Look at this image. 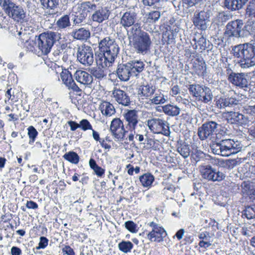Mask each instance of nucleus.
Listing matches in <instances>:
<instances>
[{
  "instance_id": "13",
  "label": "nucleus",
  "mask_w": 255,
  "mask_h": 255,
  "mask_svg": "<svg viewBox=\"0 0 255 255\" xmlns=\"http://www.w3.org/2000/svg\"><path fill=\"white\" fill-rule=\"evenodd\" d=\"M243 25V20L240 19H237L229 22L226 26L224 35L228 37H242V33Z\"/></svg>"
},
{
  "instance_id": "22",
  "label": "nucleus",
  "mask_w": 255,
  "mask_h": 255,
  "mask_svg": "<svg viewBox=\"0 0 255 255\" xmlns=\"http://www.w3.org/2000/svg\"><path fill=\"white\" fill-rule=\"evenodd\" d=\"M116 73L118 77L123 81H128L132 76L130 69L126 64H120L118 65Z\"/></svg>"
},
{
  "instance_id": "14",
  "label": "nucleus",
  "mask_w": 255,
  "mask_h": 255,
  "mask_svg": "<svg viewBox=\"0 0 255 255\" xmlns=\"http://www.w3.org/2000/svg\"><path fill=\"white\" fill-rule=\"evenodd\" d=\"M223 156H229L238 153L241 150L242 146L238 141L226 138L221 142Z\"/></svg>"
},
{
  "instance_id": "5",
  "label": "nucleus",
  "mask_w": 255,
  "mask_h": 255,
  "mask_svg": "<svg viewBox=\"0 0 255 255\" xmlns=\"http://www.w3.org/2000/svg\"><path fill=\"white\" fill-rule=\"evenodd\" d=\"M61 34L57 32L42 33L39 35L36 43L42 53L47 55L50 52L54 43L61 38Z\"/></svg>"
},
{
  "instance_id": "48",
  "label": "nucleus",
  "mask_w": 255,
  "mask_h": 255,
  "mask_svg": "<svg viewBox=\"0 0 255 255\" xmlns=\"http://www.w3.org/2000/svg\"><path fill=\"white\" fill-rule=\"evenodd\" d=\"M28 135L29 138V144H32L35 140V138L38 135V132L34 127L31 126L27 128Z\"/></svg>"
},
{
  "instance_id": "16",
  "label": "nucleus",
  "mask_w": 255,
  "mask_h": 255,
  "mask_svg": "<svg viewBox=\"0 0 255 255\" xmlns=\"http://www.w3.org/2000/svg\"><path fill=\"white\" fill-rule=\"evenodd\" d=\"M60 78L63 83L69 89L78 93L81 92V90L76 85L73 79L71 72L67 69H63L60 73Z\"/></svg>"
},
{
  "instance_id": "62",
  "label": "nucleus",
  "mask_w": 255,
  "mask_h": 255,
  "mask_svg": "<svg viewBox=\"0 0 255 255\" xmlns=\"http://www.w3.org/2000/svg\"><path fill=\"white\" fill-rule=\"evenodd\" d=\"M86 2L87 4V12L96 10L97 6L95 3H91L90 1H86Z\"/></svg>"
},
{
  "instance_id": "9",
  "label": "nucleus",
  "mask_w": 255,
  "mask_h": 255,
  "mask_svg": "<svg viewBox=\"0 0 255 255\" xmlns=\"http://www.w3.org/2000/svg\"><path fill=\"white\" fill-rule=\"evenodd\" d=\"M149 129L154 133L162 134L165 136L169 135V128L167 122L159 118H151L147 121Z\"/></svg>"
},
{
  "instance_id": "4",
  "label": "nucleus",
  "mask_w": 255,
  "mask_h": 255,
  "mask_svg": "<svg viewBox=\"0 0 255 255\" xmlns=\"http://www.w3.org/2000/svg\"><path fill=\"white\" fill-rule=\"evenodd\" d=\"M0 6L4 13L16 22H23L26 16L23 7L11 0H0Z\"/></svg>"
},
{
  "instance_id": "30",
  "label": "nucleus",
  "mask_w": 255,
  "mask_h": 255,
  "mask_svg": "<svg viewBox=\"0 0 255 255\" xmlns=\"http://www.w3.org/2000/svg\"><path fill=\"white\" fill-rule=\"evenodd\" d=\"M248 0H225V6L231 10H238L243 7Z\"/></svg>"
},
{
  "instance_id": "49",
  "label": "nucleus",
  "mask_w": 255,
  "mask_h": 255,
  "mask_svg": "<svg viewBox=\"0 0 255 255\" xmlns=\"http://www.w3.org/2000/svg\"><path fill=\"white\" fill-rule=\"evenodd\" d=\"M125 226L131 233H136L138 231L137 225L132 221H126Z\"/></svg>"
},
{
  "instance_id": "36",
  "label": "nucleus",
  "mask_w": 255,
  "mask_h": 255,
  "mask_svg": "<svg viewBox=\"0 0 255 255\" xmlns=\"http://www.w3.org/2000/svg\"><path fill=\"white\" fill-rule=\"evenodd\" d=\"M56 25L59 29H65L67 27H70L71 23L69 16L66 14L61 16L56 21Z\"/></svg>"
},
{
  "instance_id": "23",
  "label": "nucleus",
  "mask_w": 255,
  "mask_h": 255,
  "mask_svg": "<svg viewBox=\"0 0 255 255\" xmlns=\"http://www.w3.org/2000/svg\"><path fill=\"white\" fill-rule=\"evenodd\" d=\"M110 14V11L106 7H101L96 9L91 16V19L98 23H102L108 19Z\"/></svg>"
},
{
  "instance_id": "38",
  "label": "nucleus",
  "mask_w": 255,
  "mask_h": 255,
  "mask_svg": "<svg viewBox=\"0 0 255 255\" xmlns=\"http://www.w3.org/2000/svg\"><path fill=\"white\" fill-rule=\"evenodd\" d=\"M89 164L91 168L93 170L97 176L100 177L103 176L105 173V169L98 166L94 159L91 158L89 160Z\"/></svg>"
},
{
  "instance_id": "3",
  "label": "nucleus",
  "mask_w": 255,
  "mask_h": 255,
  "mask_svg": "<svg viewBox=\"0 0 255 255\" xmlns=\"http://www.w3.org/2000/svg\"><path fill=\"white\" fill-rule=\"evenodd\" d=\"M234 56L240 58V65L243 68L255 65V45L250 43L240 44L232 49Z\"/></svg>"
},
{
  "instance_id": "6",
  "label": "nucleus",
  "mask_w": 255,
  "mask_h": 255,
  "mask_svg": "<svg viewBox=\"0 0 255 255\" xmlns=\"http://www.w3.org/2000/svg\"><path fill=\"white\" fill-rule=\"evenodd\" d=\"M190 94L197 102L208 104L213 98V95L211 90L208 87L200 84H190L188 87Z\"/></svg>"
},
{
  "instance_id": "53",
  "label": "nucleus",
  "mask_w": 255,
  "mask_h": 255,
  "mask_svg": "<svg viewBox=\"0 0 255 255\" xmlns=\"http://www.w3.org/2000/svg\"><path fill=\"white\" fill-rule=\"evenodd\" d=\"M79 128H81L84 131L88 129H92V126L90 122L86 119L82 120L79 123Z\"/></svg>"
},
{
  "instance_id": "27",
  "label": "nucleus",
  "mask_w": 255,
  "mask_h": 255,
  "mask_svg": "<svg viewBox=\"0 0 255 255\" xmlns=\"http://www.w3.org/2000/svg\"><path fill=\"white\" fill-rule=\"evenodd\" d=\"M195 73L199 76H204L206 73L207 65L203 59H197L193 64Z\"/></svg>"
},
{
  "instance_id": "52",
  "label": "nucleus",
  "mask_w": 255,
  "mask_h": 255,
  "mask_svg": "<svg viewBox=\"0 0 255 255\" xmlns=\"http://www.w3.org/2000/svg\"><path fill=\"white\" fill-rule=\"evenodd\" d=\"M223 131H221V132H219L218 133L215 132L214 135L212 137L211 139L213 142H222L223 141H224L226 138L225 135H223L222 133Z\"/></svg>"
},
{
  "instance_id": "34",
  "label": "nucleus",
  "mask_w": 255,
  "mask_h": 255,
  "mask_svg": "<svg viewBox=\"0 0 255 255\" xmlns=\"http://www.w3.org/2000/svg\"><path fill=\"white\" fill-rule=\"evenodd\" d=\"M141 185L144 187H149L154 180V177L149 173H146L140 176L139 178Z\"/></svg>"
},
{
  "instance_id": "42",
  "label": "nucleus",
  "mask_w": 255,
  "mask_h": 255,
  "mask_svg": "<svg viewBox=\"0 0 255 255\" xmlns=\"http://www.w3.org/2000/svg\"><path fill=\"white\" fill-rule=\"evenodd\" d=\"M43 8L54 9L59 4L60 0H39Z\"/></svg>"
},
{
  "instance_id": "39",
  "label": "nucleus",
  "mask_w": 255,
  "mask_h": 255,
  "mask_svg": "<svg viewBox=\"0 0 255 255\" xmlns=\"http://www.w3.org/2000/svg\"><path fill=\"white\" fill-rule=\"evenodd\" d=\"M72 21L73 24L75 25H79L81 24L86 18L84 14H82L80 12L77 10H75V8H73L72 13Z\"/></svg>"
},
{
  "instance_id": "15",
  "label": "nucleus",
  "mask_w": 255,
  "mask_h": 255,
  "mask_svg": "<svg viewBox=\"0 0 255 255\" xmlns=\"http://www.w3.org/2000/svg\"><path fill=\"white\" fill-rule=\"evenodd\" d=\"M125 119L126 128L136 132L138 123V112L135 110H128L124 115Z\"/></svg>"
},
{
  "instance_id": "57",
  "label": "nucleus",
  "mask_w": 255,
  "mask_h": 255,
  "mask_svg": "<svg viewBox=\"0 0 255 255\" xmlns=\"http://www.w3.org/2000/svg\"><path fill=\"white\" fill-rule=\"evenodd\" d=\"M231 15L226 12H220L218 14V18L220 21L223 22L229 20L231 18Z\"/></svg>"
},
{
  "instance_id": "61",
  "label": "nucleus",
  "mask_w": 255,
  "mask_h": 255,
  "mask_svg": "<svg viewBox=\"0 0 255 255\" xmlns=\"http://www.w3.org/2000/svg\"><path fill=\"white\" fill-rule=\"evenodd\" d=\"M199 238L203 241H210L211 238L210 234L207 232L201 233L199 235Z\"/></svg>"
},
{
  "instance_id": "56",
  "label": "nucleus",
  "mask_w": 255,
  "mask_h": 255,
  "mask_svg": "<svg viewBox=\"0 0 255 255\" xmlns=\"http://www.w3.org/2000/svg\"><path fill=\"white\" fill-rule=\"evenodd\" d=\"M48 240L45 237H41L40 238V241L38 244V246L36 247V249H45L48 245Z\"/></svg>"
},
{
  "instance_id": "60",
  "label": "nucleus",
  "mask_w": 255,
  "mask_h": 255,
  "mask_svg": "<svg viewBox=\"0 0 255 255\" xmlns=\"http://www.w3.org/2000/svg\"><path fill=\"white\" fill-rule=\"evenodd\" d=\"M26 207L28 209H36L38 206L36 202L33 201H27L26 204Z\"/></svg>"
},
{
  "instance_id": "51",
  "label": "nucleus",
  "mask_w": 255,
  "mask_h": 255,
  "mask_svg": "<svg viewBox=\"0 0 255 255\" xmlns=\"http://www.w3.org/2000/svg\"><path fill=\"white\" fill-rule=\"evenodd\" d=\"M212 152L216 154L223 156L222 147H221V142H215L210 146Z\"/></svg>"
},
{
  "instance_id": "32",
  "label": "nucleus",
  "mask_w": 255,
  "mask_h": 255,
  "mask_svg": "<svg viewBox=\"0 0 255 255\" xmlns=\"http://www.w3.org/2000/svg\"><path fill=\"white\" fill-rule=\"evenodd\" d=\"M69 50L67 47V44L64 43H59V44H56L53 52V55L55 60H59L60 57L63 54L68 52Z\"/></svg>"
},
{
  "instance_id": "58",
  "label": "nucleus",
  "mask_w": 255,
  "mask_h": 255,
  "mask_svg": "<svg viewBox=\"0 0 255 255\" xmlns=\"http://www.w3.org/2000/svg\"><path fill=\"white\" fill-rule=\"evenodd\" d=\"M62 251L67 255H75L74 250L69 246H65L62 248Z\"/></svg>"
},
{
  "instance_id": "12",
  "label": "nucleus",
  "mask_w": 255,
  "mask_h": 255,
  "mask_svg": "<svg viewBox=\"0 0 255 255\" xmlns=\"http://www.w3.org/2000/svg\"><path fill=\"white\" fill-rule=\"evenodd\" d=\"M110 130L116 141H123L128 132L124 128L123 122L119 118L112 120L110 126Z\"/></svg>"
},
{
  "instance_id": "25",
  "label": "nucleus",
  "mask_w": 255,
  "mask_h": 255,
  "mask_svg": "<svg viewBox=\"0 0 255 255\" xmlns=\"http://www.w3.org/2000/svg\"><path fill=\"white\" fill-rule=\"evenodd\" d=\"M239 104V101L235 98L221 97L216 102V106L218 108L233 107Z\"/></svg>"
},
{
  "instance_id": "7",
  "label": "nucleus",
  "mask_w": 255,
  "mask_h": 255,
  "mask_svg": "<svg viewBox=\"0 0 255 255\" xmlns=\"http://www.w3.org/2000/svg\"><path fill=\"white\" fill-rule=\"evenodd\" d=\"M146 226L149 228L146 236L150 242L161 243L163 241L167 234L165 230L160 224L151 221L147 223Z\"/></svg>"
},
{
  "instance_id": "37",
  "label": "nucleus",
  "mask_w": 255,
  "mask_h": 255,
  "mask_svg": "<svg viewBox=\"0 0 255 255\" xmlns=\"http://www.w3.org/2000/svg\"><path fill=\"white\" fill-rule=\"evenodd\" d=\"M196 36L193 39L196 44L194 48L196 49L198 45L201 50H205L207 48L206 39L200 34H196Z\"/></svg>"
},
{
  "instance_id": "54",
  "label": "nucleus",
  "mask_w": 255,
  "mask_h": 255,
  "mask_svg": "<svg viewBox=\"0 0 255 255\" xmlns=\"http://www.w3.org/2000/svg\"><path fill=\"white\" fill-rule=\"evenodd\" d=\"M14 36L17 38L21 40L22 43H24L25 42H28V40L27 39L28 36L25 32L16 30V33H14Z\"/></svg>"
},
{
  "instance_id": "28",
  "label": "nucleus",
  "mask_w": 255,
  "mask_h": 255,
  "mask_svg": "<svg viewBox=\"0 0 255 255\" xmlns=\"http://www.w3.org/2000/svg\"><path fill=\"white\" fill-rule=\"evenodd\" d=\"M99 108L103 115L106 117H111L116 113L114 106L107 101H103L101 103Z\"/></svg>"
},
{
  "instance_id": "26",
  "label": "nucleus",
  "mask_w": 255,
  "mask_h": 255,
  "mask_svg": "<svg viewBox=\"0 0 255 255\" xmlns=\"http://www.w3.org/2000/svg\"><path fill=\"white\" fill-rule=\"evenodd\" d=\"M228 113L229 115L228 120H230L232 124H246L248 121L247 117L238 112L231 111Z\"/></svg>"
},
{
  "instance_id": "11",
  "label": "nucleus",
  "mask_w": 255,
  "mask_h": 255,
  "mask_svg": "<svg viewBox=\"0 0 255 255\" xmlns=\"http://www.w3.org/2000/svg\"><path fill=\"white\" fill-rule=\"evenodd\" d=\"M219 125L212 121H207L203 124L198 129V135L199 138L205 140L208 138L211 139L214 133L217 130Z\"/></svg>"
},
{
  "instance_id": "31",
  "label": "nucleus",
  "mask_w": 255,
  "mask_h": 255,
  "mask_svg": "<svg viewBox=\"0 0 255 255\" xmlns=\"http://www.w3.org/2000/svg\"><path fill=\"white\" fill-rule=\"evenodd\" d=\"M72 36L78 40H87L90 36V32L84 28H80L73 31Z\"/></svg>"
},
{
  "instance_id": "50",
  "label": "nucleus",
  "mask_w": 255,
  "mask_h": 255,
  "mask_svg": "<svg viewBox=\"0 0 255 255\" xmlns=\"http://www.w3.org/2000/svg\"><path fill=\"white\" fill-rule=\"evenodd\" d=\"M174 34L170 31H166L163 33L162 40L165 41L167 44H170L174 42Z\"/></svg>"
},
{
  "instance_id": "43",
  "label": "nucleus",
  "mask_w": 255,
  "mask_h": 255,
  "mask_svg": "<svg viewBox=\"0 0 255 255\" xmlns=\"http://www.w3.org/2000/svg\"><path fill=\"white\" fill-rule=\"evenodd\" d=\"M133 245L130 241H123L118 244V248L121 252L127 254L131 252Z\"/></svg>"
},
{
  "instance_id": "55",
  "label": "nucleus",
  "mask_w": 255,
  "mask_h": 255,
  "mask_svg": "<svg viewBox=\"0 0 255 255\" xmlns=\"http://www.w3.org/2000/svg\"><path fill=\"white\" fill-rule=\"evenodd\" d=\"M86 6V2H84L78 4L77 7H75V9L78 10L82 14H84V15L87 17L88 12Z\"/></svg>"
},
{
  "instance_id": "21",
  "label": "nucleus",
  "mask_w": 255,
  "mask_h": 255,
  "mask_svg": "<svg viewBox=\"0 0 255 255\" xmlns=\"http://www.w3.org/2000/svg\"><path fill=\"white\" fill-rule=\"evenodd\" d=\"M155 92V88L153 86L146 84L140 86L138 91V95L142 100H149Z\"/></svg>"
},
{
  "instance_id": "29",
  "label": "nucleus",
  "mask_w": 255,
  "mask_h": 255,
  "mask_svg": "<svg viewBox=\"0 0 255 255\" xmlns=\"http://www.w3.org/2000/svg\"><path fill=\"white\" fill-rule=\"evenodd\" d=\"M161 108L164 113L169 116H177L180 114L181 112L180 108L177 105L174 104H167L162 106Z\"/></svg>"
},
{
  "instance_id": "19",
  "label": "nucleus",
  "mask_w": 255,
  "mask_h": 255,
  "mask_svg": "<svg viewBox=\"0 0 255 255\" xmlns=\"http://www.w3.org/2000/svg\"><path fill=\"white\" fill-rule=\"evenodd\" d=\"M113 95L115 100L119 104L124 106H128L130 104L129 97L125 91L119 88H115L113 91Z\"/></svg>"
},
{
  "instance_id": "35",
  "label": "nucleus",
  "mask_w": 255,
  "mask_h": 255,
  "mask_svg": "<svg viewBox=\"0 0 255 255\" xmlns=\"http://www.w3.org/2000/svg\"><path fill=\"white\" fill-rule=\"evenodd\" d=\"M151 104L159 105L164 104L167 100V98L161 92L156 93L149 100Z\"/></svg>"
},
{
  "instance_id": "63",
  "label": "nucleus",
  "mask_w": 255,
  "mask_h": 255,
  "mask_svg": "<svg viewBox=\"0 0 255 255\" xmlns=\"http://www.w3.org/2000/svg\"><path fill=\"white\" fill-rule=\"evenodd\" d=\"M21 250L17 247H12L11 249V255H21Z\"/></svg>"
},
{
  "instance_id": "41",
  "label": "nucleus",
  "mask_w": 255,
  "mask_h": 255,
  "mask_svg": "<svg viewBox=\"0 0 255 255\" xmlns=\"http://www.w3.org/2000/svg\"><path fill=\"white\" fill-rule=\"evenodd\" d=\"M161 13L159 11H151L145 15L146 22L149 23H153L158 20L160 17Z\"/></svg>"
},
{
  "instance_id": "44",
  "label": "nucleus",
  "mask_w": 255,
  "mask_h": 255,
  "mask_svg": "<svg viewBox=\"0 0 255 255\" xmlns=\"http://www.w3.org/2000/svg\"><path fill=\"white\" fill-rule=\"evenodd\" d=\"M63 157L65 159L73 164H77L79 161V156L74 151H69L65 153Z\"/></svg>"
},
{
  "instance_id": "2",
  "label": "nucleus",
  "mask_w": 255,
  "mask_h": 255,
  "mask_svg": "<svg viewBox=\"0 0 255 255\" xmlns=\"http://www.w3.org/2000/svg\"><path fill=\"white\" fill-rule=\"evenodd\" d=\"M119 47L114 39L108 36L99 42V51L95 53L97 64L91 69L90 74L98 79L106 76L105 68L112 66L119 52Z\"/></svg>"
},
{
  "instance_id": "45",
  "label": "nucleus",
  "mask_w": 255,
  "mask_h": 255,
  "mask_svg": "<svg viewBox=\"0 0 255 255\" xmlns=\"http://www.w3.org/2000/svg\"><path fill=\"white\" fill-rule=\"evenodd\" d=\"M246 15L250 18H255V0H251L247 4Z\"/></svg>"
},
{
  "instance_id": "1",
  "label": "nucleus",
  "mask_w": 255,
  "mask_h": 255,
  "mask_svg": "<svg viewBox=\"0 0 255 255\" xmlns=\"http://www.w3.org/2000/svg\"><path fill=\"white\" fill-rule=\"evenodd\" d=\"M137 13L130 9L124 12L120 18V24L127 31L129 40L131 42L133 50L138 54H147L152 45V41L148 33L141 29L140 24L135 22Z\"/></svg>"
},
{
  "instance_id": "17",
  "label": "nucleus",
  "mask_w": 255,
  "mask_h": 255,
  "mask_svg": "<svg viewBox=\"0 0 255 255\" xmlns=\"http://www.w3.org/2000/svg\"><path fill=\"white\" fill-rule=\"evenodd\" d=\"M228 79L232 84L241 88L248 87V81L243 73H236L232 72L229 75Z\"/></svg>"
},
{
  "instance_id": "8",
  "label": "nucleus",
  "mask_w": 255,
  "mask_h": 255,
  "mask_svg": "<svg viewBox=\"0 0 255 255\" xmlns=\"http://www.w3.org/2000/svg\"><path fill=\"white\" fill-rule=\"evenodd\" d=\"M199 170L202 177L205 179L212 181H221L226 177L222 172L217 171L210 165H203L199 166Z\"/></svg>"
},
{
  "instance_id": "40",
  "label": "nucleus",
  "mask_w": 255,
  "mask_h": 255,
  "mask_svg": "<svg viewBox=\"0 0 255 255\" xmlns=\"http://www.w3.org/2000/svg\"><path fill=\"white\" fill-rule=\"evenodd\" d=\"M220 165L227 169H233L239 164L240 160L236 159H221L219 161Z\"/></svg>"
},
{
  "instance_id": "18",
  "label": "nucleus",
  "mask_w": 255,
  "mask_h": 255,
  "mask_svg": "<svg viewBox=\"0 0 255 255\" xmlns=\"http://www.w3.org/2000/svg\"><path fill=\"white\" fill-rule=\"evenodd\" d=\"M210 16L209 13L205 11H201L195 13L193 19L194 24L202 30H205L207 27V23L208 22Z\"/></svg>"
},
{
  "instance_id": "46",
  "label": "nucleus",
  "mask_w": 255,
  "mask_h": 255,
  "mask_svg": "<svg viewBox=\"0 0 255 255\" xmlns=\"http://www.w3.org/2000/svg\"><path fill=\"white\" fill-rule=\"evenodd\" d=\"M243 216H245L248 219L255 218V205L248 206L243 212Z\"/></svg>"
},
{
  "instance_id": "59",
  "label": "nucleus",
  "mask_w": 255,
  "mask_h": 255,
  "mask_svg": "<svg viewBox=\"0 0 255 255\" xmlns=\"http://www.w3.org/2000/svg\"><path fill=\"white\" fill-rule=\"evenodd\" d=\"M67 124L70 126L71 131H75L79 128V124L75 121H69L67 122Z\"/></svg>"
},
{
  "instance_id": "10",
  "label": "nucleus",
  "mask_w": 255,
  "mask_h": 255,
  "mask_svg": "<svg viewBox=\"0 0 255 255\" xmlns=\"http://www.w3.org/2000/svg\"><path fill=\"white\" fill-rule=\"evenodd\" d=\"M77 57L78 61L83 65L87 66L91 65L94 60L92 47L85 44L78 47Z\"/></svg>"
},
{
  "instance_id": "47",
  "label": "nucleus",
  "mask_w": 255,
  "mask_h": 255,
  "mask_svg": "<svg viewBox=\"0 0 255 255\" xmlns=\"http://www.w3.org/2000/svg\"><path fill=\"white\" fill-rule=\"evenodd\" d=\"M177 151L184 158H187L190 155V150L188 145L182 144L177 148Z\"/></svg>"
},
{
  "instance_id": "64",
  "label": "nucleus",
  "mask_w": 255,
  "mask_h": 255,
  "mask_svg": "<svg viewBox=\"0 0 255 255\" xmlns=\"http://www.w3.org/2000/svg\"><path fill=\"white\" fill-rule=\"evenodd\" d=\"M211 245L210 241H203L202 240L199 243V246L201 248L207 249Z\"/></svg>"
},
{
  "instance_id": "20",
  "label": "nucleus",
  "mask_w": 255,
  "mask_h": 255,
  "mask_svg": "<svg viewBox=\"0 0 255 255\" xmlns=\"http://www.w3.org/2000/svg\"><path fill=\"white\" fill-rule=\"evenodd\" d=\"M74 76L76 80L81 84L90 86L93 82L92 76L86 71L77 70Z\"/></svg>"
},
{
  "instance_id": "33",
  "label": "nucleus",
  "mask_w": 255,
  "mask_h": 255,
  "mask_svg": "<svg viewBox=\"0 0 255 255\" xmlns=\"http://www.w3.org/2000/svg\"><path fill=\"white\" fill-rule=\"evenodd\" d=\"M242 37H248L253 35L255 36V21H248L243 26Z\"/></svg>"
},
{
  "instance_id": "24",
  "label": "nucleus",
  "mask_w": 255,
  "mask_h": 255,
  "mask_svg": "<svg viewBox=\"0 0 255 255\" xmlns=\"http://www.w3.org/2000/svg\"><path fill=\"white\" fill-rule=\"evenodd\" d=\"M127 63L132 76H137L144 69L145 64L141 60H133Z\"/></svg>"
}]
</instances>
